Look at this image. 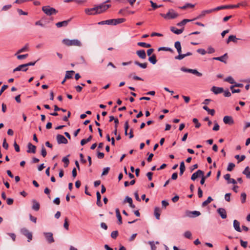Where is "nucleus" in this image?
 Masks as SVG:
<instances>
[{
  "mask_svg": "<svg viewBox=\"0 0 250 250\" xmlns=\"http://www.w3.org/2000/svg\"><path fill=\"white\" fill-rule=\"evenodd\" d=\"M226 82H228L229 83L234 84V85H232L230 86V89L231 90L232 93H239L240 92V89H235L234 88L236 87H242L243 86V84L242 83H236L234 79H225Z\"/></svg>",
  "mask_w": 250,
  "mask_h": 250,
  "instance_id": "obj_1",
  "label": "nucleus"
},
{
  "mask_svg": "<svg viewBox=\"0 0 250 250\" xmlns=\"http://www.w3.org/2000/svg\"><path fill=\"white\" fill-rule=\"evenodd\" d=\"M62 43L66 46H81L82 45V42L80 41L77 39L69 40L68 39H64L62 41Z\"/></svg>",
  "mask_w": 250,
  "mask_h": 250,
  "instance_id": "obj_2",
  "label": "nucleus"
},
{
  "mask_svg": "<svg viewBox=\"0 0 250 250\" xmlns=\"http://www.w3.org/2000/svg\"><path fill=\"white\" fill-rule=\"evenodd\" d=\"M160 16L166 20H170L176 18L178 17L179 14L175 12L173 9H170L167 14L161 13Z\"/></svg>",
  "mask_w": 250,
  "mask_h": 250,
  "instance_id": "obj_3",
  "label": "nucleus"
},
{
  "mask_svg": "<svg viewBox=\"0 0 250 250\" xmlns=\"http://www.w3.org/2000/svg\"><path fill=\"white\" fill-rule=\"evenodd\" d=\"M42 10L47 16L56 14L58 11L54 8L50 6H44L42 7Z\"/></svg>",
  "mask_w": 250,
  "mask_h": 250,
  "instance_id": "obj_4",
  "label": "nucleus"
},
{
  "mask_svg": "<svg viewBox=\"0 0 250 250\" xmlns=\"http://www.w3.org/2000/svg\"><path fill=\"white\" fill-rule=\"evenodd\" d=\"M97 7V13L98 14H101L102 13H103L105 12L107 9H108L109 7H110L111 5L110 4H105L104 3L96 5Z\"/></svg>",
  "mask_w": 250,
  "mask_h": 250,
  "instance_id": "obj_5",
  "label": "nucleus"
},
{
  "mask_svg": "<svg viewBox=\"0 0 250 250\" xmlns=\"http://www.w3.org/2000/svg\"><path fill=\"white\" fill-rule=\"evenodd\" d=\"M181 70L184 72H186L191 73L192 74L196 75V76L197 77H202V74L200 72H199L196 69H188V68H186L185 67H182Z\"/></svg>",
  "mask_w": 250,
  "mask_h": 250,
  "instance_id": "obj_6",
  "label": "nucleus"
},
{
  "mask_svg": "<svg viewBox=\"0 0 250 250\" xmlns=\"http://www.w3.org/2000/svg\"><path fill=\"white\" fill-rule=\"evenodd\" d=\"M21 233L28 238V241L30 242L32 239V234L27 229L23 228L21 229Z\"/></svg>",
  "mask_w": 250,
  "mask_h": 250,
  "instance_id": "obj_7",
  "label": "nucleus"
},
{
  "mask_svg": "<svg viewBox=\"0 0 250 250\" xmlns=\"http://www.w3.org/2000/svg\"><path fill=\"white\" fill-rule=\"evenodd\" d=\"M43 235L48 243L51 244L54 242L55 240L52 232H44Z\"/></svg>",
  "mask_w": 250,
  "mask_h": 250,
  "instance_id": "obj_8",
  "label": "nucleus"
},
{
  "mask_svg": "<svg viewBox=\"0 0 250 250\" xmlns=\"http://www.w3.org/2000/svg\"><path fill=\"white\" fill-rule=\"evenodd\" d=\"M56 139L59 144H66L68 143L67 140L62 135L58 134L57 135Z\"/></svg>",
  "mask_w": 250,
  "mask_h": 250,
  "instance_id": "obj_9",
  "label": "nucleus"
},
{
  "mask_svg": "<svg viewBox=\"0 0 250 250\" xmlns=\"http://www.w3.org/2000/svg\"><path fill=\"white\" fill-rule=\"evenodd\" d=\"M223 122L225 124L229 125H232L234 123L232 117L230 116H224L223 118Z\"/></svg>",
  "mask_w": 250,
  "mask_h": 250,
  "instance_id": "obj_10",
  "label": "nucleus"
},
{
  "mask_svg": "<svg viewBox=\"0 0 250 250\" xmlns=\"http://www.w3.org/2000/svg\"><path fill=\"white\" fill-rule=\"evenodd\" d=\"M97 6L92 8H86L85 9V13L88 15L98 14Z\"/></svg>",
  "mask_w": 250,
  "mask_h": 250,
  "instance_id": "obj_11",
  "label": "nucleus"
},
{
  "mask_svg": "<svg viewBox=\"0 0 250 250\" xmlns=\"http://www.w3.org/2000/svg\"><path fill=\"white\" fill-rule=\"evenodd\" d=\"M204 175V172L201 170H198L196 172L194 173L191 177V179L193 181H194L198 177H202Z\"/></svg>",
  "mask_w": 250,
  "mask_h": 250,
  "instance_id": "obj_12",
  "label": "nucleus"
},
{
  "mask_svg": "<svg viewBox=\"0 0 250 250\" xmlns=\"http://www.w3.org/2000/svg\"><path fill=\"white\" fill-rule=\"evenodd\" d=\"M241 3H238L236 5H223L217 7V9L220 10L225 9H229V8H238L240 5H241Z\"/></svg>",
  "mask_w": 250,
  "mask_h": 250,
  "instance_id": "obj_13",
  "label": "nucleus"
},
{
  "mask_svg": "<svg viewBox=\"0 0 250 250\" xmlns=\"http://www.w3.org/2000/svg\"><path fill=\"white\" fill-rule=\"evenodd\" d=\"M186 215L189 217H194L200 215L201 213L199 211H187Z\"/></svg>",
  "mask_w": 250,
  "mask_h": 250,
  "instance_id": "obj_14",
  "label": "nucleus"
},
{
  "mask_svg": "<svg viewBox=\"0 0 250 250\" xmlns=\"http://www.w3.org/2000/svg\"><path fill=\"white\" fill-rule=\"evenodd\" d=\"M211 91L215 94L217 95L224 92V89L222 87H219L213 86L211 88Z\"/></svg>",
  "mask_w": 250,
  "mask_h": 250,
  "instance_id": "obj_15",
  "label": "nucleus"
},
{
  "mask_svg": "<svg viewBox=\"0 0 250 250\" xmlns=\"http://www.w3.org/2000/svg\"><path fill=\"white\" fill-rule=\"evenodd\" d=\"M28 149L27 150V153H35L36 150V146L32 145L31 143H29L27 145Z\"/></svg>",
  "mask_w": 250,
  "mask_h": 250,
  "instance_id": "obj_16",
  "label": "nucleus"
},
{
  "mask_svg": "<svg viewBox=\"0 0 250 250\" xmlns=\"http://www.w3.org/2000/svg\"><path fill=\"white\" fill-rule=\"evenodd\" d=\"M218 10H219V9H217V7L215 8H213V9L204 10V11H202L200 16L204 17L207 14H209L213 12L218 11Z\"/></svg>",
  "mask_w": 250,
  "mask_h": 250,
  "instance_id": "obj_17",
  "label": "nucleus"
},
{
  "mask_svg": "<svg viewBox=\"0 0 250 250\" xmlns=\"http://www.w3.org/2000/svg\"><path fill=\"white\" fill-rule=\"evenodd\" d=\"M217 211L222 219L227 218V212L225 208H219Z\"/></svg>",
  "mask_w": 250,
  "mask_h": 250,
  "instance_id": "obj_18",
  "label": "nucleus"
},
{
  "mask_svg": "<svg viewBox=\"0 0 250 250\" xmlns=\"http://www.w3.org/2000/svg\"><path fill=\"white\" fill-rule=\"evenodd\" d=\"M137 56L142 59H145L146 57V52L144 50H140L136 51Z\"/></svg>",
  "mask_w": 250,
  "mask_h": 250,
  "instance_id": "obj_19",
  "label": "nucleus"
},
{
  "mask_svg": "<svg viewBox=\"0 0 250 250\" xmlns=\"http://www.w3.org/2000/svg\"><path fill=\"white\" fill-rule=\"evenodd\" d=\"M28 69V68L26 67V65L25 64H23L20 65L16 68H15L13 70V72L18 71H26Z\"/></svg>",
  "mask_w": 250,
  "mask_h": 250,
  "instance_id": "obj_20",
  "label": "nucleus"
},
{
  "mask_svg": "<svg viewBox=\"0 0 250 250\" xmlns=\"http://www.w3.org/2000/svg\"><path fill=\"white\" fill-rule=\"evenodd\" d=\"M229 174H226L224 175V178L228 181V183L230 184L232 183L233 184H236V181L235 179L230 178Z\"/></svg>",
  "mask_w": 250,
  "mask_h": 250,
  "instance_id": "obj_21",
  "label": "nucleus"
},
{
  "mask_svg": "<svg viewBox=\"0 0 250 250\" xmlns=\"http://www.w3.org/2000/svg\"><path fill=\"white\" fill-rule=\"evenodd\" d=\"M184 27L181 29H178L173 26L170 27L171 31L177 35H179V34H181L182 33H183V32L184 31Z\"/></svg>",
  "mask_w": 250,
  "mask_h": 250,
  "instance_id": "obj_22",
  "label": "nucleus"
},
{
  "mask_svg": "<svg viewBox=\"0 0 250 250\" xmlns=\"http://www.w3.org/2000/svg\"><path fill=\"white\" fill-rule=\"evenodd\" d=\"M70 21V20H68L66 21H63L61 22H58L56 23V25L58 28H60L62 26H66Z\"/></svg>",
  "mask_w": 250,
  "mask_h": 250,
  "instance_id": "obj_23",
  "label": "nucleus"
},
{
  "mask_svg": "<svg viewBox=\"0 0 250 250\" xmlns=\"http://www.w3.org/2000/svg\"><path fill=\"white\" fill-rule=\"evenodd\" d=\"M29 50V45L28 44H26L23 47L19 49L17 53L15 54V55H17L21 53H22L25 51H27Z\"/></svg>",
  "mask_w": 250,
  "mask_h": 250,
  "instance_id": "obj_24",
  "label": "nucleus"
},
{
  "mask_svg": "<svg viewBox=\"0 0 250 250\" xmlns=\"http://www.w3.org/2000/svg\"><path fill=\"white\" fill-rule=\"evenodd\" d=\"M33 205H32V209L35 211H38L40 209V204L37 202L35 200H32Z\"/></svg>",
  "mask_w": 250,
  "mask_h": 250,
  "instance_id": "obj_25",
  "label": "nucleus"
},
{
  "mask_svg": "<svg viewBox=\"0 0 250 250\" xmlns=\"http://www.w3.org/2000/svg\"><path fill=\"white\" fill-rule=\"evenodd\" d=\"M233 227L236 231L238 232L241 231V229L240 227V223L236 220H234L233 221Z\"/></svg>",
  "mask_w": 250,
  "mask_h": 250,
  "instance_id": "obj_26",
  "label": "nucleus"
},
{
  "mask_svg": "<svg viewBox=\"0 0 250 250\" xmlns=\"http://www.w3.org/2000/svg\"><path fill=\"white\" fill-rule=\"evenodd\" d=\"M112 23L113 25H117L118 24H120L125 21V19L124 18H119L117 19H112Z\"/></svg>",
  "mask_w": 250,
  "mask_h": 250,
  "instance_id": "obj_27",
  "label": "nucleus"
},
{
  "mask_svg": "<svg viewBox=\"0 0 250 250\" xmlns=\"http://www.w3.org/2000/svg\"><path fill=\"white\" fill-rule=\"evenodd\" d=\"M116 216L118 220V223L119 224L121 225L122 224V216L120 212L119 209L117 208L115 210Z\"/></svg>",
  "mask_w": 250,
  "mask_h": 250,
  "instance_id": "obj_28",
  "label": "nucleus"
},
{
  "mask_svg": "<svg viewBox=\"0 0 250 250\" xmlns=\"http://www.w3.org/2000/svg\"><path fill=\"white\" fill-rule=\"evenodd\" d=\"M227 56V54L226 53L224 55H223L221 57L213 58V59L215 60L219 61L222 62L226 63V62L225 61V59L226 58Z\"/></svg>",
  "mask_w": 250,
  "mask_h": 250,
  "instance_id": "obj_29",
  "label": "nucleus"
},
{
  "mask_svg": "<svg viewBox=\"0 0 250 250\" xmlns=\"http://www.w3.org/2000/svg\"><path fill=\"white\" fill-rule=\"evenodd\" d=\"M238 40V39L236 38L235 36L230 35L227 41V43H229L230 42H237Z\"/></svg>",
  "mask_w": 250,
  "mask_h": 250,
  "instance_id": "obj_30",
  "label": "nucleus"
},
{
  "mask_svg": "<svg viewBox=\"0 0 250 250\" xmlns=\"http://www.w3.org/2000/svg\"><path fill=\"white\" fill-rule=\"evenodd\" d=\"M99 25H104V24H108V25H113L112 23V20H107L106 21H101L98 23Z\"/></svg>",
  "mask_w": 250,
  "mask_h": 250,
  "instance_id": "obj_31",
  "label": "nucleus"
},
{
  "mask_svg": "<svg viewBox=\"0 0 250 250\" xmlns=\"http://www.w3.org/2000/svg\"><path fill=\"white\" fill-rule=\"evenodd\" d=\"M160 208L158 207H156L154 209V214L157 219H160Z\"/></svg>",
  "mask_w": 250,
  "mask_h": 250,
  "instance_id": "obj_32",
  "label": "nucleus"
},
{
  "mask_svg": "<svg viewBox=\"0 0 250 250\" xmlns=\"http://www.w3.org/2000/svg\"><path fill=\"white\" fill-rule=\"evenodd\" d=\"M243 173L246 176L247 178H250V169L248 166L245 168L243 171Z\"/></svg>",
  "mask_w": 250,
  "mask_h": 250,
  "instance_id": "obj_33",
  "label": "nucleus"
},
{
  "mask_svg": "<svg viewBox=\"0 0 250 250\" xmlns=\"http://www.w3.org/2000/svg\"><path fill=\"white\" fill-rule=\"evenodd\" d=\"M69 156V155H68L67 156L64 157L62 158V161L64 163V167H68L69 164V160L68 158V157Z\"/></svg>",
  "mask_w": 250,
  "mask_h": 250,
  "instance_id": "obj_34",
  "label": "nucleus"
},
{
  "mask_svg": "<svg viewBox=\"0 0 250 250\" xmlns=\"http://www.w3.org/2000/svg\"><path fill=\"white\" fill-rule=\"evenodd\" d=\"M75 73V71L73 70L67 71L66 72L64 78H72V76Z\"/></svg>",
  "mask_w": 250,
  "mask_h": 250,
  "instance_id": "obj_35",
  "label": "nucleus"
},
{
  "mask_svg": "<svg viewBox=\"0 0 250 250\" xmlns=\"http://www.w3.org/2000/svg\"><path fill=\"white\" fill-rule=\"evenodd\" d=\"M203 109L205 110H206L209 114H210L211 115L213 116L215 114V110L214 109H210L207 106H204L203 107Z\"/></svg>",
  "mask_w": 250,
  "mask_h": 250,
  "instance_id": "obj_36",
  "label": "nucleus"
},
{
  "mask_svg": "<svg viewBox=\"0 0 250 250\" xmlns=\"http://www.w3.org/2000/svg\"><path fill=\"white\" fill-rule=\"evenodd\" d=\"M148 61L153 64H155L157 62L156 55L153 54L148 58Z\"/></svg>",
  "mask_w": 250,
  "mask_h": 250,
  "instance_id": "obj_37",
  "label": "nucleus"
},
{
  "mask_svg": "<svg viewBox=\"0 0 250 250\" xmlns=\"http://www.w3.org/2000/svg\"><path fill=\"white\" fill-rule=\"evenodd\" d=\"M137 45L139 46L145 47V48H149L151 46V44L149 43H147L144 42H138L137 43Z\"/></svg>",
  "mask_w": 250,
  "mask_h": 250,
  "instance_id": "obj_38",
  "label": "nucleus"
},
{
  "mask_svg": "<svg viewBox=\"0 0 250 250\" xmlns=\"http://www.w3.org/2000/svg\"><path fill=\"white\" fill-rule=\"evenodd\" d=\"M134 63L140 66V67L142 68H146V67H147V63L146 62H145V63H140L139 62H137V61H135L134 62Z\"/></svg>",
  "mask_w": 250,
  "mask_h": 250,
  "instance_id": "obj_39",
  "label": "nucleus"
},
{
  "mask_svg": "<svg viewBox=\"0 0 250 250\" xmlns=\"http://www.w3.org/2000/svg\"><path fill=\"white\" fill-rule=\"evenodd\" d=\"M213 200L212 198L210 197V196H209L207 200H206V201H205L204 202H203L202 203V206L203 207H204L206 206H207L208 204H209Z\"/></svg>",
  "mask_w": 250,
  "mask_h": 250,
  "instance_id": "obj_40",
  "label": "nucleus"
},
{
  "mask_svg": "<svg viewBox=\"0 0 250 250\" xmlns=\"http://www.w3.org/2000/svg\"><path fill=\"white\" fill-rule=\"evenodd\" d=\"M192 21L191 20L184 19L181 22H178L177 25L178 26H182L185 25L187 22Z\"/></svg>",
  "mask_w": 250,
  "mask_h": 250,
  "instance_id": "obj_41",
  "label": "nucleus"
},
{
  "mask_svg": "<svg viewBox=\"0 0 250 250\" xmlns=\"http://www.w3.org/2000/svg\"><path fill=\"white\" fill-rule=\"evenodd\" d=\"M235 158L238 160V163H240L245 160L246 156L244 155H243L240 157L239 155H236L235 156Z\"/></svg>",
  "mask_w": 250,
  "mask_h": 250,
  "instance_id": "obj_42",
  "label": "nucleus"
},
{
  "mask_svg": "<svg viewBox=\"0 0 250 250\" xmlns=\"http://www.w3.org/2000/svg\"><path fill=\"white\" fill-rule=\"evenodd\" d=\"M235 165L234 164L232 163H230L229 164L228 167H227V170L229 171H231L232 170V169L235 167Z\"/></svg>",
  "mask_w": 250,
  "mask_h": 250,
  "instance_id": "obj_43",
  "label": "nucleus"
},
{
  "mask_svg": "<svg viewBox=\"0 0 250 250\" xmlns=\"http://www.w3.org/2000/svg\"><path fill=\"white\" fill-rule=\"evenodd\" d=\"M192 121L195 124V127L199 128L200 127L201 124L199 123L197 119L193 118Z\"/></svg>",
  "mask_w": 250,
  "mask_h": 250,
  "instance_id": "obj_44",
  "label": "nucleus"
},
{
  "mask_svg": "<svg viewBox=\"0 0 250 250\" xmlns=\"http://www.w3.org/2000/svg\"><path fill=\"white\" fill-rule=\"evenodd\" d=\"M16 56H17L18 59L21 60L24 59L26 58H27V56H28V55L27 54H24V55H18V54Z\"/></svg>",
  "mask_w": 250,
  "mask_h": 250,
  "instance_id": "obj_45",
  "label": "nucleus"
},
{
  "mask_svg": "<svg viewBox=\"0 0 250 250\" xmlns=\"http://www.w3.org/2000/svg\"><path fill=\"white\" fill-rule=\"evenodd\" d=\"M184 235L186 238L188 239H191V233L189 231H186L184 233Z\"/></svg>",
  "mask_w": 250,
  "mask_h": 250,
  "instance_id": "obj_46",
  "label": "nucleus"
},
{
  "mask_svg": "<svg viewBox=\"0 0 250 250\" xmlns=\"http://www.w3.org/2000/svg\"><path fill=\"white\" fill-rule=\"evenodd\" d=\"M150 3H151V6L153 7V9H154V10L157 9L158 7H161L162 6V5H157L156 4V3H154L152 0L150 1Z\"/></svg>",
  "mask_w": 250,
  "mask_h": 250,
  "instance_id": "obj_47",
  "label": "nucleus"
},
{
  "mask_svg": "<svg viewBox=\"0 0 250 250\" xmlns=\"http://www.w3.org/2000/svg\"><path fill=\"white\" fill-rule=\"evenodd\" d=\"M118 235V231L117 230L113 231L111 233V237L113 239H116Z\"/></svg>",
  "mask_w": 250,
  "mask_h": 250,
  "instance_id": "obj_48",
  "label": "nucleus"
},
{
  "mask_svg": "<svg viewBox=\"0 0 250 250\" xmlns=\"http://www.w3.org/2000/svg\"><path fill=\"white\" fill-rule=\"evenodd\" d=\"M63 227L66 230H68L69 229V224L68 222V219L67 217H66L64 219Z\"/></svg>",
  "mask_w": 250,
  "mask_h": 250,
  "instance_id": "obj_49",
  "label": "nucleus"
},
{
  "mask_svg": "<svg viewBox=\"0 0 250 250\" xmlns=\"http://www.w3.org/2000/svg\"><path fill=\"white\" fill-rule=\"evenodd\" d=\"M128 203L129 205L131 204L132 203V199L131 198L126 196L125 200H124V203Z\"/></svg>",
  "mask_w": 250,
  "mask_h": 250,
  "instance_id": "obj_50",
  "label": "nucleus"
},
{
  "mask_svg": "<svg viewBox=\"0 0 250 250\" xmlns=\"http://www.w3.org/2000/svg\"><path fill=\"white\" fill-rule=\"evenodd\" d=\"M246 196L247 195L244 192L241 193V197L242 203H244L246 202Z\"/></svg>",
  "mask_w": 250,
  "mask_h": 250,
  "instance_id": "obj_51",
  "label": "nucleus"
},
{
  "mask_svg": "<svg viewBox=\"0 0 250 250\" xmlns=\"http://www.w3.org/2000/svg\"><path fill=\"white\" fill-rule=\"evenodd\" d=\"M159 50H163V51H170V52H172L173 50L172 49H171L170 48H169V47H160L159 49Z\"/></svg>",
  "mask_w": 250,
  "mask_h": 250,
  "instance_id": "obj_52",
  "label": "nucleus"
},
{
  "mask_svg": "<svg viewBox=\"0 0 250 250\" xmlns=\"http://www.w3.org/2000/svg\"><path fill=\"white\" fill-rule=\"evenodd\" d=\"M109 170H110V168L109 167H107L104 168L102 175H107L108 174Z\"/></svg>",
  "mask_w": 250,
  "mask_h": 250,
  "instance_id": "obj_53",
  "label": "nucleus"
},
{
  "mask_svg": "<svg viewBox=\"0 0 250 250\" xmlns=\"http://www.w3.org/2000/svg\"><path fill=\"white\" fill-rule=\"evenodd\" d=\"M185 57H186L185 54H182L181 53H180L178 56H176L175 58V59L181 60Z\"/></svg>",
  "mask_w": 250,
  "mask_h": 250,
  "instance_id": "obj_54",
  "label": "nucleus"
},
{
  "mask_svg": "<svg viewBox=\"0 0 250 250\" xmlns=\"http://www.w3.org/2000/svg\"><path fill=\"white\" fill-rule=\"evenodd\" d=\"M197 52L202 55L206 54L207 51L204 49L200 48L197 49Z\"/></svg>",
  "mask_w": 250,
  "mask_h": 250,
  "instance_id": "obj_55",
  "label": "nucleus"
},
{
  "mask_svg": "<svg viewBox=\"0 0 250 250\" xmlns=\"http://www.w3.org/2000/svg\"><path fill=\"white\" fill-rule=\"evenodd\" d=\"M224 95L226 97H229L231 96V93L228 90H224Z\"/></svg>",
  "mask_w": 250,
  "mask_h": 250,
  "instance_id": "obj_56",
  "label": "nucleus"
},
{
  "mask_svg": "<svg viewBox=\"0 0 250 250\" xmlns=\"http://www.w3.org/2000/svg\"><path fill=\"white\" fill-rule=\"evenodd\" d=\"M41 154L43 157H45L47 154L46 149L43 146L42 148Z\"/></svg>",
  "mask_w": 250,
  "mask_h": 250,
  "instance_id": "obj_57",
  "label": "nucleus"
},
{
  "mask_svg": "<svg viewBox=\"0 0 250 250\" xmlns=\"http://www.w3.org/2000/svg\"><path fill=\"white\" fill-rule=\"evenodd\" d=\"M240 244L242 247H243L244 248H246L247 247L248 243L247 241H244L243 240H241Z\"/></svg>",
  "mask_w": 250,
  "mask_h": 250,
  "instance_id": "obj_58",
  "label": "nucleus"
},
{
  "mask_svg": "<svg viewBox=\"0 0 250 250\" xmlns=\"http://www.w3.org/2000/svg\"><path fill=\"white\" fill-rule=\"evenodd\" d=\"M29 218H30V220H31V221L34 222V223H36V222H37V218L36 217L33 216L31 214H29Z\"/></svg>",
  "mask_w": 250,
  "mask_h": 250,
  "instance_id": "obj_59",
  "label": "nucleus"
},
{
  "mask_svg": "<svg viewBox=\"0 0 250 250\" xmlns=\"http://www.w3.org/2000/svg\"><path fill=\"white\" fill-rule=\"evenodd\" d=\"M180 170H183V171H184L185 170V163H184V162H183V161L181 162V163H180Z\"/></svg>",
  "mask_w": 250,
  "mask_h": 250,
  "instance_id": "obj_60",
  "label": "nucleus"
},
{
  "mask_svg": "<svg viewBox=\"0 0 250 250\" xmlns=\"http://www.w3.org/2000/svg\"><path fill=\"white\" fill-rule=\"evenodd\" d=\"M153 173L151 172H148L146 173V176L149 181H151L152 179Z\"/></svg>",
  "mask_w": 250,
  "mask_h": 250,
  "instance_id": "obj_61",
  "label": "nucleus"
},
{
  "mask_svg": "<svg viewBox=\"0 0 250 250\" xmlns=\"http://www.w3.org/2000/svg\"><path fill=\"white\" fill-rule=\"evenodd\" d=\"M14 146L16 151L18 152L20 151V146L16 142H15L14 143Z\"/></svg>",
  "mask_w": 250,
  "mask_h": 250,
  "instance_id": "obj_62",
  "label": "nucleus"
},
{
  "mask_svg": "<svg viewBox=\"0 0 250 250\" xmlns=\"http://www.w3.org/2000/svg\"><path fill=\"white\" fill-rule=\"evenodd\" d=\"M149 244L151 246V250H156V247L155 246L154 242H149Z\"/></svg>",
  "mask_w": 250,
  "mask_h": 250,
  "instance_id": "obj_63",
  "label": "nucleus"
},
{
  "mask_svg": "<svg viewBox=\"0 0 250 250\" xmlns=\"http://www.w3.org/2000/svg\"><path fill=\"white\" fill-rule=\"evenodd\" d=\"M231 194L230 193H226L225 195V200L228 201H230V197Z\"/></svg>",
  "mask_w": 250,
  "mask_h": 250,
  "instance_id": "obj_64",
  "label": "nucleus"
}]
</instances>
